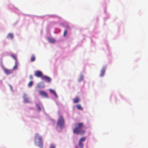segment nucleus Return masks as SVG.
<instances>
[{
	"label": "nucleus",
	"mask_w": 148,
	"mask_h": 148,
	"mask_svg": "<svg viewBox=\"0 0 148 148\" xmlns=\"http://www.w3.org/2000/svg\"><path fill=\"white\" fill-rule=\"evenodd\" d=\"M48 40L51 43H53L55 42V40L54 39H51L50 38H49Z\"/></svg>",
	"instance_id": "14"
},
{
	"label": "nucleus",
	"mask_w": 148,
	"mask_h": 148,
	"mask_svg": "<svg viewBox=\"0 0 148 148\" xmlns=\"http://www.w3.org/2000/svg\"><path fill=\"white\" fill-rule=\"evenodd\" d=\"M106 68V66H103L101 70L100 73L99 74V76L101 77L103 76L105 74Z\"/></svg>",
	"instance_id": "4"
},
{
	"label": "nucleus",
	"mask_w": 148,
	"mask_h": 148,
	"mask_svg": "<svg viewBox=\"0 0 148 148\" xmlns=\"http://www.w3.org/2000/svg\"><path fill=\"white\" fill-rule=\"evenodd\" d=\"M74 125L75 128L73 130V133L74 134L77 135L79 134L81 135H83L85 133V130L82 129L84 127L83 123L80 122L75 123Z\"/></svg>",
	"instance_id": "1"
},
{
	"label": "nucleus",
	"mask_w": 148,
	"mask_h": 148,
	"mask_svg": "<svg viewBox=\"0 0 148 148\" xmlns=\"http://www.w3.org/2000/svg\"><path fill=\"white\" fill-rule=\"evenodd\" d=\"M40 92L42 93V92H44L43 91H40Z\"/></svg>",
	"instance_id": "27"
},
{
	"label": "nucleus",
	"mask_w": 148,
	"mask_h": 148,
	"mask_svg": "<svg viewBox=\"0 0 148 148\" xmlns=\"http://www.w3.org/2000/svg\"><path fill=\"white\" fill-rule=\"evenodd\" d=\"M2 67L6 75H9L10 74L12 73V71L11 70L6 68L3 66H2Z\"/></svg>",
	"instance_id": "6"
},
{
	"label": "nucleus",
	"mask_w": 148,
	"mask_h": 148,
	"mask_svg": "<svg viewBox=\"0 0 148 148\" xmlns=\"http://www.w3.org/2000/svg\"><path fill=\"white\" fill-rule=\"evenodd\" d=\"M84 76L82 75H81L80 76V78L78 79V81L79 82L82 81L83 79Z\"/></svg>",
	"instance_id": "15"
},
{
	"label": "nucleus",
	"mask_w": 148,
	"mask_h": 148,
	"mask_svg": "<svg viewBox=\"0 0 148 148\" xmlns=\"http://www.w3.org/2000/svg\"><path fill=\"white\" fill-rule=\"evenodd\" d=\"M13 34L12 33H10L7 36V38L10 39H12L13 38Z\"/></svg>",
	"instance_id": "9"
},
{
	"label": "nucleus",
	"mask_w": 148,
	"mask_h": 148,
	"mask_svg": "<svg viewBox=\"0 0 148 148\" xmlns=\"http://www.w3.org/2000/svg\"><path fill=\"white\" fill-rule=\"evenodd\" d=\"M54 96L56 97H57V95L56 94V93H53Z\"/></svg>",
	"instance_id": "26"
},
{
	"label": "nucleus",
	"mask_w": 148,
	"mask_h": 148,
	"mask_svg": "<svg viewBox=\"0 0 148 148\" xmlns=\"http://www.w3.org/2000/svg\"><path fill=\"white\" fill-rule=\"evenodd\" d=\"M35 57L34 55H32L31 58V62H33L35 60Z\"/></svg>",
	"instance_id": "16"
},
{
	"label": "nucleus",
	"mask_w": 148,
	"mask_h": 148,
	"mask_svg": "<svg viewBox=\"0 0 148 148\" xmlns=\"http://www.w3.org/2000/svg\"><path fill=\"white\" fill-rule=\"evenodd\" d=\"M34 143L36 145L41 148L43 146V143L41 136L38 134L36 133L35 136Z\"/></svg>",
	"instance_id": "2"
},
{
	"label": "nucleus",
	"mask_w": 148,
	"mask_h": 148,
	"mask_svg": "<svg viewBox=\"0 0 148 148\" xmlns=\"http://www.w3.org/2000/svg\"><path fill=\"white\" fill-rule=\"evenodd\" d=\"M64 120L63 117L62 115H60L59 116V119L57 121L56 129L57 130L59 128L62 129L64 127Z\"/></svg>",
	"instance_id": "3"
},
{
	"label": "nucleus",
	"mask_w": 148,
	"mask_h": 148,
	"mask_svg": "<svg viewBox=\"0 0 148 148\" xmlns=\"http://www.w3.org/2000/svg\"><path fill=\"white\" fill-rule=\"evenodd\" d=\"M49 91L51 92H55V91L54 90H53L51 89H49Z\"/></svg>",
	"instance_id": "24"
},
{
	"label": "nucleus",
	"mask_w": 148,
	"mask_h": 148,
	"mask_svg": "<svg viewBox=\"0 0 148 148\" xmlns=\"http://www.w3.org/2000/svg\"><path fill=\"white\" fill-rule=\"evenodd\" d=\"M50 148H56L55 145L54 144H51L50 145Z\"/></svg>",
	"instance_id": "22"
},
{
	"label": "nucleus",
	"mask_w": 148,
	"mask_h": 148,
	"mask_svg": "<svg viewBox=\"0 0 148 148\" xmlns=\"http://www.w3.org/2000/svg\"><path fill=\"white\" fill-rule=\"evenodd\" d=\"M12 58L14 59L15 61V62H17V60L16 57L14 55H12Z\"/></svg>",
	"instance_id": "20"
},
{
	"label": "nucleus",
	"mask_w": 148,
	"mask_h": 148,
	"mask_svg": "<svg viewBox=\"0 0 148 148\" xmlns=\"http://www.w3.org/2000/svg\"><path fill=\"white\" fill-rule=\"evenodd\" d=\"M86 139V137H83L81 138L80 139L79 141L81 142L82 143L83 142L85 141V140Z\"/></svg>",
	"instance_id": "17"
},
{
	"label": "nucleus",
	"mask_w": 148,
	"mask_h": 148,
	"mask_svg": "<svg viewBox=\"0 0 148 148\" xmlns=\"http://www.w3.org/2000/svg\"><path fill=\"white\" fill-rule=\"evenodd\" d=\"M67 33V31L66 30H65L64 32L63 36H65L66 34Z\"/></svg>",
	"instance_id": "23"
},
{
	"label": "nucleus",
	"mask_w": 148,
	"mask_h": 148,
	"mask_svg": "<svg viewBox=\"0 0 148 148\" xmlns=\"http://www.w3.org/2000/svg\"><path fill=\"white\" fill-rule=\"evenodd\" d=\"M40 95L43 98H48V95L47 93H40Z\"/></svg>",
	"instance_id": "8"
},
{
	"label": "nucleus",
	"mask_w": 148,
	"mask_h": 148,
	"mask_svg": "<svg viewBox=\"0 0 148 148\" xmlns=\"http://www.w3.org/2000/svg\"><path fill=\"white\" fill-rule=\"evenodd\" d=\"M78 145L79 147H80V148H83L84 145L82 143L79 141Z\"/></svg>",
	"instance_id": "12"
},
{
	"label": "nucleus",
	"mask_w": 148,
	"mask_h": 148,
	"mask_svg": "<svg viewBox=\"0 0 148 148\" xmlns=\"http://www.w3.org/2000/svg\"><path fill=\"white\" fill-rule=\"evenodd\" d=\"M17 67V62H15V65L13 67V69L14 70H16Z\"/></svg>",
	"instance_id": "19"
},
{
	"label": "nucleus",
	"mask_w": 148,
	"mask_h": 148,
	"mask_svg": "<svg viewBox=\"0 0 148 148\" xmlns=\"http://www.w3.org/2000/svg\"><path fill=\"white\" fill-rule=\"evenodd\" d=\"M10 87H11V89H12V87L11 86H10Z\"/></svg>",
	"instance_id": "28"
},
{
	"label": "nucleus",
	"mask_w": 148,
	"mask_h": 148,
	"mask_svg": "<svg viewBox=\"0 0 148 148\" xmlns=\"http://www.w3.org/2000/svg\"><path fill=\"white\" fill-rule=\"evenodd\" d=\"M77 109L78 110H83V108L82 107L81 105L80 104H77L75 106Z\"/></svg>",
	"instance_id": "11"
},
{
	"label": "nucleus",
	"mask_w": 148,
	"mask_h": 148,
	"mask_svg": "<svg viewBox=\"0 0 148 148\" xmlns=\"http://www.w3.org/2000/svg\"><path fill=\"white\" fill-rule=\"evenodd\" d=\"M73 100L74 103H77L79 102V99L78 97H76L73 99Z\"/></svg>",
	"instance_id": "10"
},
{
	"label": "nucleus",
	"mask_w": 148,
	"mask_h": 148,
	"mask_svg": "<svg viewBox=\"0 0 148 148\" xmlns=\"http://www.w3.org/2000/svg\"><path fill=\"white\" fill-rule=\"evenodd\" d=\"M34 75L37 77H41V78L43 76L42 72L39 71H36L35 72Z\"/></svg>",
	"instance_id": "7"
},
{
	"label": "nucleus",
	"mask_w": 148,
	"mask_h": 148,
	"mask_svg": "<svg viewBox=\"0 0 148 148\" xmlns=\"http://www.w3.org/2000/svg\"><path fill=\"white\" fill-rule=\"evenodd\" d=\"M41 79L42 80H45L48 83L50 82L51 81V79L46 76H43L41 77Z\"/></svg>",
	"instance_id": "5"
},
{
	"label": "nucleus",
	"mask_w": 148,
	"mask_h": 148,
	"mask_svg": "<svg viewBox=\"0 0 148 148\" xmlns=\"http://www.w3.org/2000/svg\"><path fill=\"white\" fill-rule=\"evenodd\" d=\"M33 85V82L32 81H31L28 83V86L29 87H30L32 86Z\"/></svg>",
	"instance_id": "18"
},
{
	"label": "nucleus",
	"mask_w": 148,
	"mask_h": 148,
	"mask_svg": "<svg viewBox=\"0 0 148 148\" xmlns=\"http://www.w3.org/2000/svg\"><path fill=\"white\" fill-rule=\"evenodd\" d=\"M24 101L26 103H30V101H29L28 99L26 97H24Z\"/></svg>",
	"instance_id": "13"
},
{
	"label": "nucleus",
	"mask_w": 148,
	"mask_h": 148,
	"mask_svg": "<svg viewBox=\"0 0 148 148\" xmlns=\"http://www.w3.org/2000/svg\"><path fill=\"white\" fill-rule=\"evenodd\" d=\"M33 76H32V75H30L29 76V78L31 79H33Z\"/></svg>",
	"instance_id": "25"
},
{
	"label": "nucleus",
	"mask_w": 148,
	"mask_h": 148,
	"mask_svg": "<svg viewBox=\"0 0 148 148\" xmlns=\"http://www.w3.org/2000/svg\"><path fill=\"white\" fill-rule=\"evenodd\" d=\"M36 106L37 108L38 109V110H39V111L41 110V108H40L39 105L37 103H36Z\"/></svg>",
	"instance_id": "21"
}]
</instances>
